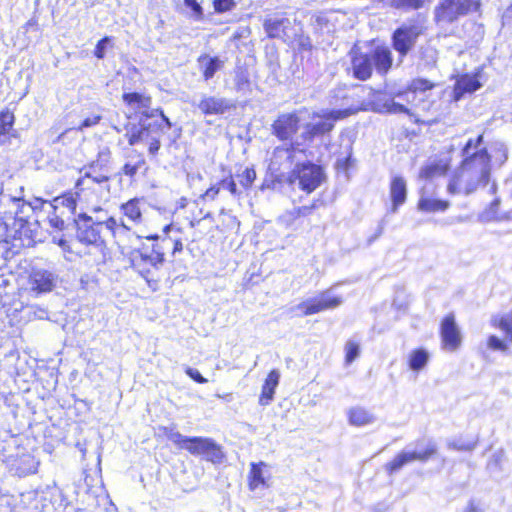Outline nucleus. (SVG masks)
I'll return each instance as SVG.
<instances>
[{"label": "nucleus", "instance_id": "8", "mask_svg": "<svg viewBox=\"0 0 512 512\" xmlns=\"http://www.w3.org/2000/svg\"><path fill=\"white\" fill-rule=\"evenodd\" d=\"M327 180L325 168L312 161L297 162L287 173L285 183L310 195L315 192Z\"/></svg>", "mask_w": 512, "mask_h": 512}, {"label": "nucleus", "instance_id": "1", "mask_svg": "<svg viewBox=\"0 0 512 512\" xmlns=\"http://www.w3.org/2000/svg\"><path fill=\"white\" fill-rule=\"evenodd\" d=\"M124 105L140 119H154L153 123H140L132 126L125 134L130 146L140 143L147 144L149 155L156 156L161 148V136L173 126L169 117L161 107L152 108V97L137 91L124 92L121 96Z\"/></svg>", "mask_w": 512, "mask_h": 512}, {"label": "nucleus", "instance_id": "17", "mask_svg": "<svg viewBox=\"0 0 512 512\" xmlns=\"http://www.w3.org/2000/svg\"><path fill=\"white\" fill-rule=\"evenodd\" d=\"M479 188H482L481 185L460 164L451 175L447 185V191L451 195H469Z\"/></svg>", "mask_w": 512, "mask_h": 512}, {"label": "nucleus", "instance_id": "20", "mask_svg": "<svg viewBox=\"0 0 512 512\" xmlns=\"http://www.w3.org/2000/svg\"><path fill=\"white\" fill-rule=\"evenodd\" d=\"M481 82L477 74L463 73L455 78L453 85L451 101L458 102L466 94H472L481 88Z\"/></svg>", "mask_w": 512, "mask_h": 512}, {"label": "nucleus", "instance_id": "27", "mask_svg": "<svg viewBox=\"0 0 512 512\" xmlns=\"http://www.w3.org/2000/svg\"><path fill=\"white\" fill-rule=\"evenodd\" d=\"M96 187L94 180L91 179V173L87 172L76 181L74 186L75 195L79 200H89L98 196L99 192Z\"/></svg>", "mask_w": 512, "mask_h": 512}, {"label": "nucleus", "instance_id": "41", "mask_svg": "<svg viewBox=\"0 0 512 512\" xmlns=\"http://www.w3.org/2000/svg\"><path fill=\"white\" fill-rule=\"evenodd\" d=\"M137 161L126 162L122 168L121 173L130 179H133L137 174L138 170L146 166V160L144 155L140 152H136Z\"/></svg>", "mask_w": 512, "mask_h": 512}, {"label": "nucleus", "instance_id": "22", "mask_svg": "<svg viewBox=\"0 0 512 512\" xmlns=\"http://www.w3.org/2000/svg\"><path fill=\"white\" fill-rule=\"evenodd\" d=\"M280 373L277 369L268 372L261 386V392L258 398L260 406H268L274 400L276 388L279 385Z\"/></svg>", "mask_w": 512, "mask_h": 512}, {"label": "nucleus", "instance_id": "28", "mask_svg": "<svg viewBox=\"0 0 512 512\" xmlns=\"http://www.w3.org/2000/svg\"><path fill=\"white\" fill-rule=\"evenodd\" d=\"M450 170V160L440 159L425 165L420 171V177L426 180H431L436 177H444L450 172Z\"/></svg>", "mask_w": 512, "mask_h": 512}, {"label": "nucleus", "instance_id": "30", "mask_svg": "<svg viewBox=\"0 0 512 512\" xmlns=\"http://www.w3.org/2000/svg\"><path fill=\"white\" fill-rule=\"evenodd\" d=\"M450 207V202L446 199H437L430 196H421L417 202V208L421 212L436 213L444 212Z\"/></svg>", "mask_w": 512, "mask_h": 512}, {"label": "nucleus", "instance_id": "10", "mask_svg": "<svg viewBox=\"0 0 512 512\" xmlns=\"http://www.w3.org/2000/svg\"><path fill=\"white\" fill-rule=\"evenodd\" d=\"M356 112L354 108H344L314 113L313 118L320 120L306 124L301 138L304 142L311 143L315 138L329 134L334 129L336 121L343 120Z\"/></svg>", "mask_w": 512, "mask_h": 512}, {"label": "nucleus", "instance_id": "23", "mask_svg": "<svg viewBox=\"0 0 512 512\" xmlns=\"http://www.w3.org/2000/svg\"><path fill=\"white\" fill-rule=\"evenodd\" d=\"M164 236L160 237L158 234L147 235L145 238L147 240H152L155 243L159 244L158 241L161 240L162 243L171 242L173 244L172 255L176 253L182 252L184 245L182 238L179 236H172L171 233L179 234L181 232L180 228L175 227L173 224H167L163 228Z\"/></svg>", "mask_w": 512, "mask_h": 512}, {"label": "nucleus", "instance_id": "47", "mask_svg": "<svg viewBox=\"0 0 512 512\" xmlns=\"http://www.w3.org/2000/svg\"><path fill=\"white\" fill-rule=\"evenodd\" d=\"M212 5L215 13L222 14L231 11L236 3L234 0H213Z\"/></svg>", "mask_w": 512, "mask_h": 512}, {"label": "nucleus", "instance_id": "55", "mask_svg": "<svg viewBox=\"0 0 512 512\" xmlns=\"http://www.w3.org/2000/svg\"><path fill=\"white\" fill-rule=\"evenodd\" d=\"M175 142H176V138H173V139H171V143H170V144L172 145V144H174Z\"/></svg>", "mask_w": 512, "mask_h": 512}, {"label": "nucleus", "instance_id": "24", "mask_svg": "<svg viewBox=\"0 0 512 512\" xmlns=\"http://www.w3.org/2000/svg\"><path fill=\"white\" fill-rule=\"evenodd\" d=\"M389 194L392 202V211L395 212L402 206L407 197L406 181L401 176H394L389 185Z\"/></svg>", "mask_w": 512, "mask_h": 512}, {"label": "nucleus", "instance_id": "15", "mask_svg": "<svg viewBox=\"0 0 512 512\" xmlns=\"http://www.w3.org/2000/svg\"><path fill=\"white\" fill-rule=\"evenodd\" d=\"M342 303L339 296L331 295L328 291H321L315 297L302 301L297 305L300 316H310L338 307Z\"/></svg>", "mask_w": 512, "mask_h": 512}, {"label": "nucleus", "instance_id": "12", "mask_svg": "<svg viewBox=\"0 0 512 512\" xmlns=\"http://www.w3.org/2000/svg\"><path fill=\"white\" fill-rule=\"evenodd\" d=\"M425 28L421 24H403L397 27L391 35V44L398 53L399 59H403L414 48L417 39L424 34Z\"/></svg>", "mask_w": 512, "mask_h": 512}, {"label": "nucleus", "instance_id": "34", "mask_svg": "<svg viewBox=\"0 0 512 512\" xmlns=\"http://www.w3.org/2000/svg\"><path fill=\"white\" fill-rule=\"evenodd\" d=\"M490 325L503 332L505 340L512 343V310L491 317Z\"/></svg>", "mask_w": 512, "mask_h": 512}, {"label": "nucleus", "instance_id": "38", "mask_svg": "<svg viewBox=\"0 0 512 512\" xmlns=\"http://www.w3.org/2000/svg\"><path fill=\"white\" fill-rule=\"evenodd\" d=\"M78 197L75 195V191H67L62 195L53 199L52 205L62 206L67 209L69 215H74L77 209Z\"/></svg>", "mask_w": 512, "mask_h": 512}, {"label": "nucleus", "instance_id": "42", "mask_svg": "<svg viewBox=\"0 0 512 512\" xmlns=\"http://www.w3.org/2000/svg\"><path fill=\"white\" fill-rule=\"evenodd\" d=\"M360 344L355 340H348L344 346V363L350 365L360 355Z\"/></svg>", "mask_w": 512, "mask_h": 512}, {"label": "nucleus", "instance_id": "9", "mask_svg": "<svg viewBox=\"0 0 512 512\" xmlns=\"http://www.w3.org/2000/svg\"><path fill=\"white\" fill-rule=\"evenodd\" d=\"M221 171L226 175L217 183L210 185L201 195L202 200H215L221 189H226L232 196L239 197L242 191H248L252 188L256 178V170L253 167H245L240 173L236 174L241 190L238 188L234 175L230 168L221 166Z\"/></svg>", "mask_w": 512, "mask_h": 512}, {"label": "nucleus", "instance_id": "52", "mask_svg": "<svg viewBox=\"0 0 512 512\" xmlns=\"http://www.w3.org/2000/svg\"><path fill=\"white\" fill-rule=\"evenodd\" d=\"M91 179L94 180V184L96 186L102 184V183H107L111 180V176L109 175H98V176H94L91 174Z\"/></svg>", "mask_w": 512, "mask_h": 512}, {"label": "nucleus", "instance_id": "37", "mask_svg": "<svg viewBox=\"0 0 512 512\" xmlns=\"http://www.w3.org/2000/svg\"><path fill=\"white\" fill-rule=\"evenodd\" d=\"M285 19L267 18L263 22V28L269 39L280 38L285 34Z\"/></svg>", "mask_w": 512, "mask_h": 512}, {"label": "nucleus", "instance_id": "18", "mask_svg": "<svg viewBox=\"0 0 512 512\" xmlns=\"http://www.w3.org/2000/svg\"><path fill=\"white\" fill-rule=\"evenodd\" d=\"M441 346L448 351H455L461 346V334L456 325L455 315L446 314L440 323Z\"/></svg>", "mask_w": 512, "mask_h": 512}, {"label": "nucleus", "instance_id": "19", "mask_svg": "<svg viewBox=\"0 0 512 512\" xmlns=\"http://www.w3.org/2000/svg\"><path fill=\"white\" fill-rule=\"evenodd\" d=\"M271 474L269 465L264 461L251 462L247 474V487L249 491L270 487Z\"/></svg>", "mask_w": 512, "mask_h": 512}, {"label": "nucleus", "instance_id": "36", "mask_svg": "<svg viewBox=\"0 0 512 512\" xmlns=\"http://www.w3.org/2000/svg\"><path fill=\"white\" fill-rule=\"evenodd\" d=\"M15 124V115L8 108L0 111V144H4L10 139V133Z\"/></svg>", "mask_w": 512, "mask_h": 512}, {"label": "nucleus", "instance_id": "48", "mask_svg": "<svg viewBox=\"0 0 512 512\" xmlns=\"http://www.w3.org/2000/svg\"><path fill=\"white\" fill-rule=\"evenodd\" d=\"M507 341L501 340L499 337L495 335H491L487 338L486 344L487 347L494 351H506L508 349Z\"/></svg>", "mask_w": 512, "mask_h": 512}, {"label": "nucleus", "instance_id": "53", "mask_svg": "<svg viewBox=\"0 0 512 512\" xmlns=\"http://www.w3.org/2000/svg\"><path fill=\"white\" fill-rule=\"evenodd\" d=\"M503 456H504L503 451H499V452L495 453L491 458V463L495 466H499L502 462Z\"/></svg>", "mask_w": 512, "mask_h": 512}, {"label": "nucleus", "instance_id": "40", "mask_svg": "<svg viewBox=\"0 0 512 512\" xmlns=\"http://www.w3.org/2000/svg\"><path fill=\"white\" fill-rule=\"evenodd\" d=\"M480 443V440L477 436L472 437L468 440H463L461 438L454 439L450 441L447 446L450 450L458 451V452H471L473 451Z\"/></svg>", "mask_w": 512, "mask_h": 512}, {"label": "nucleus", "instance_id": "45", "mask_svg": "<svg viewBox=\"0 0 512 512\" xmlns=\"http://www.w3.org/2000/svg\"><path fill=\"white\" fill-rule=\"evenodd\" d=\"M114 38L112 36H104L97 41L93 54L97 59H103L105 57V50L107 47H113Z\"/></svg>", "mask_w": 512, "mask_h": 512}, {"label": "nucleus", "instance_id": "21", "mask_svg": "<svg viewBox=\"0 0 512 512\" xmlns=\"http://www.w3.org/2000/svg\"><path fill=\"white\" fill-rule=\"evenodd\" d=\"M198 108L205 116L209 115H223L234 108V104L230 103L224 98L215 96H204L198 104Z\"/></svg>", "mask_w": 512, "mask_h": 512}, {"label": "nucleus", "instance_id": "2", "mask_svg": "<svg viewBox=\"0 0 512 512\" xmlns=\"http://www.w3.org/2000/svg\"><path fill=\"white\" fill-rule=\"evenodd\" d=\"M75 242L61 237L53 242L63 251L64 257L73 261L83 259L86 264L100 266L111 258V251L101 235L102 223L93 221V218L81 213L75 219Z\"/></svg>", "mask_w": 512, "mask_h": 512}, {"label": "nucleus", "instance_id": "29", "mask_svg": "<svg viewBox=\"0 0 512 512\" xmlns=\"http://www.w3.org/2000/svg\"><path fill=\"white\" fill-rule=\"evenodd\" d=\"M142 199L132 198L120 206V211L133 224H140L143 220Z\"/></svg>", "mask_w": 512, "mask_h": 512}, {"label": "nucleus", "instance_id": "43", "mask_svg": "<svg viewBox=\"0 0 512 512\" xmlns=\"http://www.w3.org/2000/svg\"><path fill=\"white\" fill-rule=\"evenodd\" d=\"M427 0H392L391 6L395 9L418 10L421 9Z\"/></svg>", "mask_w": 512, "mask_h": 512}, {"label": "nucleus", "instance_id": "32", "mask_svg": "<svg viewBox=\"0 0 512 512\" xmlns=\"http://www.w3.org/2000/svg\"><path fill=\"white\" fill-rule=\"evenodd\" d=\"M429 361V353L425 348L419 347L411 350L407 356L408 368L418 373L425 368Z\"/></svg>", "mask_w": 512, "mask_h": 512}, {"label": "nucleus", "instance_id": "49", "mask_svg": "<svg viewBox=\"0 0 512 512\" xmlns=\"http://www.w3.org/2000/svg\"><path fill=\"white\" fill-rule=\"evenodd\" d=\"M102 120V115L95 114L89 117H86L78 126L77 130L83 131L84 129L96 126Z\"/></svg>", "mask_w": 512, "mask_h": 512}, {"label": "nucleus", "instance_id": "13", "mask_svg": "<svg viewBox=\"0 0 512 512\" xmlns=\"http://www.w3.org/2000/svg\"><path fill=\"white\" fill-rule=\"evenodd\" d=\"M438 453V449L435 443L429 442L420 451H402L398 453L392 460L384 465V469L389 475H393L402 469L405 465H408L414 461L426 463L434 458Z\"/></svg>", "mask_w": 512, "mask_h": 512}, {"label": "nucleus", "instance_id": "46", "mask_svg": "<svg viewBox=\"0 0 512 512\" xmlns=\"http://www.w3.org/2000/svg\"><path fill=\"white\" fill-rule=\"evenodd\" d=\"M52 208H53V212L48 218L49 225L58 231H63L66 228V221L63 218V213L59 214L57 212L58 211L57 205H52Z\"/></svg>", "mask_w": 512, "mask_h": 512}, {"label": "nucleus", "instance_id": "5", "mask_svg": "<svg viewBox=\"0 0 512 512\" xmlns=\"http://www.w3.org/2000/svg\"><path fill=\"white\" fill-rule=\"evenodd\" d=\"M484 134L469 138L461 149L460 165L476 179L481 187H486L491 179L492 156L483 146Z\"/></svg>", "mask_w": 512, "mask_h": 512}, {"label": "nucleus", "instance_id": "35", "mask_svg": "<svg viewBox=\"0 0 512 512\" xmlns=\"http://www.w3.org/2000/svg\"><path fill=\"white\" fill-rule=\"evenodd\" d=\"M31 288L37 293L50 292L54 287L51 274L47 271H38L32 274L30 278Z\"/></svg>", "mask_w": 512, "mask_h": 512}, {"label": "nucleus", "instance_id": "7", "mask_svg": "<svg viewBox=\"0 0 512 512\" xmlns=\"http://www.w3.org/2000/svg\"><path fill=\"white\" fill-rule=\"evenodd\" d=\"M165 262V252L160 244L152 246L142 244L130 254L131 268L140 275L148 285L159 281V270Z\"/></svg>", "mask_w": 512, "mask_h": 512}, {"label": "nucleus", "instance_id": "33", "mask_svg": "<svg viewBox=\"0 0 512 512\" xmlns=\"http://www.w3.org/2000/svg\"><path fill=\"white\" fill-rule=\"evenodd\" d=\"M347 418L349 424L355 427L369 425L375 419L368 409L360 406L350 408L347 412Z\"/></svg>", "mask_w": 512, "mask_h": 512}, {"label": "nucleus", "instance_id": "6", "mask_svg": "<svg viewBox=\"0 0 512 512\" xmlns=\"http://www.w3.org/2000/svg\"><path fill=\"white\" fill-rule=\"evenodd\" d=\"M159 430L162 432V435L171 440L178 449H185L194 456L201 455L205 460L213 464H219L225 458L222 446L211 438L184 436L180 432L174 431L166 426L160 427Z\"/></svg>", "mask_w": 512, "mask_h": 512}, {"label": "nucleus", "instance_id": "3", "mask_svg": "<svg viewBox=\"0 0 512 512\" xmlns=\"http://www.w3.org/2000/svg\"><path fill=\"white\" fill-rule=\"evenodd\" d=\"M350 67L347 73L359 81L372 78L374 70L380 76H386L393 68L394 57L390 46L385 43L369 42V50L363 52L359 47L349 51Z\"/></svg>", "mask_w": 512, "mask_h": 512}, {"label": "nucleus", "instance_id": "14", "mask_svg": "<svg viewBox=\"0 0 512 512\" xmlns=\"http://www.w3.org/2000/svg\"><path fill=\"white\" fill-rule=\"evenodd\" d=\"M320 205L321 201L319 199H313L309 205L295 207L286 211L282 221L286 227L311 230L314 227L311 223V217Z\"/></svg>", "mask_w": 512, "mask_h": 512}, {"label": "nucleus", "instance_id": "4", "mask_svg": "<svg viewBox=\"0 0 512 512\" xmlns=\"http://www.w3.org/2000/svg\"><path fill=\"white\" fill-rule=\"evenodd\" d=\"M180 207L185 208V212L189 213L185 218L191 227L199 225L202 221L210 222L207 236L211 243H222L233 231L237 232L239 230L240 222L236 216L224 212L223 209L220 211L218 218L214 219L210 213H203L197 201L188 203L186 199L182 198Z\"/></svg>", "mask_w": 512, "mask_h": 512}, {"label": "nucleus", "instance_id": "39", "mask_svg": "<svg viewBox=\"0 0 512 512\" xmlns=\"http://www.w3.org/2000/svg\"><path fill=\"white\" fill-rule=\"evenodd\" d=\"M234 76V86L237 91L248 89L251 84L250 74L246 65L236 66Z\"/></svg>", "mask_w": 512, "mask_h": 512}, {"label": "nucleus", "instance_id": "44", "mask_svg": "<svg viewBox=\"0 0 512 512\" xmlns=\"http://www.w3.org/2000/svg\"><path fill=\"white\" fill-rule=\"evenodd\" d=\"M183 3L190 10V16L195 21H202L204 19V9L198 0H183Z\"/></svg>", "mask_w": 512, "mask_h": 512}, {"label": "nucleus", "instance_id": "50", "mask_svg": "<svg viewBox=\"0 0 512 512\" xmlns=\"http://www.w3.org/2000/svg\"><path fill=\"white\" fill-rule=\"evenodd\" d=\"M186 375L198 384H205L208 380L201 375V373L192 367H186L184 369Z\"/></svg>", "mask_w": 512, "mask_h": 512}, {"label": "nucleus", "instance_id": "11", "mask_svg": "<svg viewBox=\"0 0 512 512\" xmlns=\"http://www.w3.org/2000/svg\"><path fill=\"white\" fill-rule=\"evenodd\" d=\"M481 0H440L434 8L436 23L451 24L460 17L480 10Z\"/></svg>", "mask_w": 512, "mask_h": 512}, {"label": "nucleus", "instance_id": "54", "mask_svg": "<svg viewBox=\"0 0 512 512\" xmlns=\"http://www.w3.org/2000/svg\"><path fill=\"white\" fill-rule=\"evenodd\" d=\"M391 110L393 112H402V113L410 114L409 109L406 108L405 106H403L402 104L393 103L391 105Z\"/></svg>", "mask_w": 512, "mask_h": 512}, {"label": "nucleus", "instance_id": "16", "mask_svg": "<svg viewBox=\"0 0 512 512\" xmlns=\"http://www.w3.org/2000/svg\"><path fill=\"white\" fill-rule=\"evenodd\" d=\"M300 117L296 111L281 113L271 124V132L279 141L291 140L300 128Z\"/></svg>", "mask_w": 512, "mask_h": 512}, {"label": "nucleus", "instance_id": "26", "mask_svg": "<svg viewBox=\"0 0 512 512\" xmlns=\"http://www.w3.org/2000/svg\"><path fill=\"white\" fill-rule=\"evenodd\" d=\"M437 86V83L426 79V78H413L408 84L402 89L396 92L397 97L405 98L409 94L416 95L418 93H425L434 89Z\"/></svg>", "mask_w": 512, "mask_h": 512}, {"label": "nucleus", "instance_id": "51", "mask_svg": "<svg viewBox=\"0 0 512 512\" xmlns=\"http://www.w3.org/2000/svg\"><path fill=\"white\" fill-rule=\"evenodd\" d=\"M103 224L112 233L113 236H115L117 231L121 228V224H119L118 221L114 217L107 218L102 223V225Z\"/></svg>", "mask_w": 512, "mask_h": 512}, {"label": "nucleus", "instance_id": "25", "mask_svg": "<svg viewBox=\"0 0 512 512\" xmlns=\"http://www.w3.org/2000/svg\"><path fill=\"white\" fill-rule=\"evenodd\" d=\"M15 224L18 228L13 236L14 241H19V247H31L36 243V231L31 228V224L23 218L16 219Z\"/></svg>", "mask_w": 512, "mask_h": 512}, {"label": "nucleus", "instance_id": "31", "mask_svg": "<svg viewBox=\"0 0 512 512\" xmlns=\"http://www.w3.org/2000/svg\"><path fill=\"white\" fill-rule=\"evenodd\" d=\"M197 62L199 64L203 63L201 66V73L205 81L212 79L216 72L223 67V61L220 60L219 57H210L207 54L200 55L197 58Z\"/></svg>", "mask_w": 512, "mask_h": 512}]
</instances>
